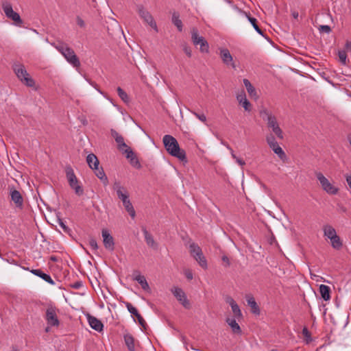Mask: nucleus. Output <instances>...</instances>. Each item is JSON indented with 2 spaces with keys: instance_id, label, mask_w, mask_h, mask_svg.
Masks as SVG:
<instances>
[{
  "instance_id": "1",
  "label": "nucleus",
  "mask_w": 351,
  "mask_h": 351,
  "mask_svg": "<svg viewBox=\"0 0 351 351\" xmlns=\"http://www.w3.org/2000/svg\"><path fill=\"white\" fill-rule=\"evenodd\" d=\"M162 142L167 152L184 163L187 162L186 152L184 149H180L178 141L173 136L166 134L163 136Z\"/></svg>"
},
{
  "instance_id": "2",
  "label": "nucleus",
  "mask_w": 351,
  "mask_h": 351,
  "mask_svg": "<svg viewBox=\"0 0 351 351\" xmlns=\"http://www.w3.org/2000/svg\"><path fill=\"white\" fill-rule=\"evenodd\" d=\"M111 136L114 138V141H116L117 144V148L119 151L123 152V154H125V156L128 159L130 160L131 163L134 166H137L138 167H140V163L136 158V157L134 155V153L132 150V149L128 146L125 141L124 138L119 134L115 130L112 129L110 130Z\"/></svg>"
},
{
  "instance_id": "3",
  "label": "nucleus",
  "mask_w": 351,
  "mask_h": 351,
  "mask_svg": "<svg viewBox=\"0 0 351 351\" xmlns=\"http://www.w3.org/2000/svg\"><path fill=\"white\" fill-rule=\"evenodd\" d=\"M112 189L116 191L118 198L122 202L125 210L134 219L136 216V212L130 200L128 190L119 182H115L113 184Z\"/></svg>"
},
{
  "instance_id": "4",
  "label": "nucleus",
  "mask_w": 351,
  "mask_h": 351,
  "mask_svg": "<svg viewBox=\"0 0 351 351\" xmlns=\"http://www.w3.org/2000/svg\"><path fill=\"white\" fill-rule=\"evenodd\" d=\"M260 115L264 121H267V127L272 130L276 136L280 139H283V132L280 128L275 115L266 108L261 110Z\"/></svg>"
},
{
  "instance_id": "5",
  "label": "nucleus",
  "mask_w": 351,
  "mask_h": 351,
  "mask_svg": "<svg viewBox=\"0 0 351 351\" xmlns=\"http://www.w3.org/2000/svg\"><path fill=\"white\" fill-rule=\"evenodd\" d=\"M54 47L64 57L66 61L74 67L80 66L79 58L73 49L64 43L53 45Z\"/></svg>"
},
{
  "instance_id": "6",
  "label": "nucleus",
  "mask_w": 351,
  "mask_h": 351,
  "mask_svg": "<svg viewBox=\"0 0 351 351\" xmlns=\"http://www.w3.org/2000/svg\"><path fill=\"white\" fill-rule=\"evenodd\" d=\"M191 256L204 269L208 268V263L206 257L204 256L200 247L195 243L192 242L189 245Z\"/></svg>"
},
{
  "instance_id": "7",
  "label": "nucleus",
  "mask_w": 351,
  "mask_h": 351,
  "mask_svg": "<svg viewBox=\"0 0 351 351\" xmlns=\"http://www.w3.org/2000/svg\"><path fill=\"white\" fill-rule=\"evenodd\" d=\"M13 70L19 80L26 86L33 87L35 85L34 80L30 77L24 65L21 64H14L13 65Z\"/></svg>"
},
{
  "instance_id": "8",
  "label": "nucleus",
  "mask_w": 351,
  "mask_h": 351,
  "mask_svg": "<svg viewBox=\"0 0 351 351\" xmlns=\"http://www.w3.org/2000/svg\"><path fill=\"white\" fill-rule=\"evenodd\" d=\"M2 9L7 18L12 20L14 22L15 25L21 27L23 21L21 19L20 15L14 12L12 9V6L8 1H3L2 2Z\"/></svg>"
},
{
  "instance_id": "9",
  "label": "nucleus",
  "mask_w": 351,
  "mask_h": 351,
  "mask_svg": "<svg viewBox=\"0 0 351 351\" xmlns=\"http://www.w3.org/2000/svg\"><path fill=\"white\" fill-rule=\"evenodd\" d=\"M315 176L326 193L330 195H336L338 193L339 189L333 185L321 172H316Z\"/></svg>"
},
{
  "instance_id": "10",
  "label": "nucleus",
  "mask_w": 351,
  "mask_h": 351,
  "mask_svg": "<svg viewBox=\"0 0 351 351\" xmlns=\"http://www.w3.org/2000/svg\"><path fill=\"white\" fill-rule=\"evenodd\" d=\"M58 309L54 306H49L45 311V320L49 326L58 327L60 321L58 317Z\"/></svg>"
},
{
  "instance_id": "11",
  "label": "nucleus",
  "mask_w": 351,
  "mask_h": 351,
  "mask_svg": "<svg viewBox=\"0 0 351 351\" xmlns=\"http://www.w3.org/2000/svg\"><path fill=\"white\" fill-rule=\"evenodd\" d=\"M191 39L195 45H199V50L202 53H208L209 51V45L205 38L198 34L196 28L191 30Z\"/></svg>"
},
{
  "instance_id": "12",
  "label": "nucleus",
  "mask_w": 351,
  "mask_h": 351,
  "mask_svg": "<svg viewBox=\"0 0 351 351\" xmlns=\"http://www.w3.org/2000/svg\"><path fill=\"white\" fill-rule=\"evenodd\" d=\"M171 293L176 297V298L179 301V302L186 309H189L191 308V304L189 300L187 299V297L184 292V291L179 287H173L171 289Z\"/></svg>"
},
{
  "instance_id": "13",
  "label": "nucleus",
  "mask_w": 351,
  "mask_h": 351,
  "mask_svg": "<svg viewBox=\"0 0 351 351\" xmlns=\"http://www.w3.org/2000/svg\"><path fill=\"white\" fill-rule=\"evenodd\" d=\"M138 12L141 18L152 27L156 32H158L156 23L155 22L152 14L146 10L142 5L138 8Z\"/></svg>"
},
{
  "instance_id": "14",
  "label": "nucleus",
  "mask_w": 351,
  "mask_h": 351,
  "mask_svg": "<svg viewBox=\"0 0 351 351\" xmlns=\"http://www.w3.org/2000/svg\"><path fill=\"white\" fill-rule=\"evenodd\" d=\"M266 141L269 147L277 154L280 158L282 159L285 157V153L282 149L279 146L275 137L272 134H269L266 137Z\"/></svg>"
},
{
  "instance_id": "15",
  "label": "nucleus",
  "mask_w": 351,
  "mask_h": 351,
  "mask_svg": "<svg viewBox=\"0 0 351 351\" xmlns=\"http://www.w3.org/2000/svg\"><path fill=\"white\" fill-rule=\"evenodd\" d=\"M101 236L103 237V243L105 248L109 251H113L114 249V241L109 231L106 229H103Z\"/></svg>"
},
{
  "instance_id": "16",
  "label": "nucleus",
  "mask_w": 351,
  "mask_h": 351,
  "mask_svg": "<svg viewBox=\"0 0 351 351\" xmlns=\"http://www.w3.org/2000/svg\"><path fill=\"white\" fill-rule=\"evenodd\" d=\"M219 55L223 64L226 66H230L232 69H236L237 66L233 62L232 56L228 49H219Z\"/></svg>"
},
{
  "instance_id": "17",
  "label": "nucleus",
  "mask_w": 351,
  "mask_h": 351,
  "mask_svg": "<svg viewBox=\"0 0 351 351\" xmlns=\"http://www.w3.org/2000/svg\"><path fill=\"white\" fill-rule=\"evenodd\" d=\"M125 306L127 307L128 311L135 317L137 318L138 324L144 328H146L147 324L141 314L138 313V310L130 302H125Z\"/></svg>"
},
{
  "instance_id": "18",
  "label": "nucleus",
  "mask_w": 351,
  "mask_h": 351,
  "mask_svg": "<svg viewBox=\"0 0 351 351\" xmlns=\"http://www.w3.org/2000/svg\"><path fill=\"white\" fill-rule=\"evenodd\" d=\"M87 319L90 326L97 332L103 330L104 325L102 322L94 316L88 315Z\"/></svg>"
},
{
  "instance_id": "19",
  "label": "nucleus",
  "mask_w": 351,
  "mask_h": 351,
  "mask_svg": "<svg viewBox=\"0 0 351 351\" xmlns=\"http://www.w3.org/2000/svg\"><path fill=\"white\" fill-rule=\"evenodd\" d=\"M133 279L134 280L137 281L140 284L143 290L146 291H150V287L149 286L148 282H147L145 277L144 276L141 275V274L138 271H136L134 272Z\"/></svg>"
},
{
  "instance_id": "20",
  "label": "nucleus",
  "mask_w": 351,
  "mask_h": 351,
  "mask_svg": "<svg viewBox=\"0 0 351 351\" xmlns=\"http://www.w3.org/2000/svg\"><path fill=\"white\" fill-rule=\"evenodd\" d=\"M12 201L15 204L16 207L21 208L23 205V199L21 193L17 190H12L10 192Z\"/></svg>"
},
{
  "instance_id": "21",
  "label": "nucleus",
  "mask_w": 351,
  "mask_h": 351,
  "mask_svg": "<svg viewBox=\"0 0 351 351\" xmlns=\"http://www.w3.org/2000/svg\"><path fill=\"white\" fill-rule=\"evenodd\" d=\"M226 323L230 326L232 332L237 335H241L242 332L241 328L239 324L237 322L235 318L227 317L226 319Z\"/></svg>"
},
{
  "instance_id": "22",
  "label": "nucleus",
  "mask_w": 351,
  "mask_h": 351,
  "mask_svg": "<svg viewBox=\"0 0 351 351\" xmlns=\"http://www.w3.org/2000/svg\"><path fill=\"white\" fill-rule=\"evenodd\" d=\"M30 271L35 276L41 278L47 282H48L51 285L55 284V282L53 280L49 274L44 273L41 269H32Z\"/></svg>"
},
{
  "instance_id": "23",
  "label": "nucleus",
  "mask_w": 351,
  "mask_h": 351,
  "mask_svg": "<svg viewBox=\"0 0 351 351\" xmlns=\"http://www.w3.org/2000/svg\"><path fill=\"white\" fill-rule=\"evenodd\" d=\"M143 232L147 245L154 249H157L158 244L154 241L153 236L145 228L143 229Z\"/></svg>"
},
{
  "instance_id": "24",
  "label": "nucleus",
  "mask_w": 351,
  "mask_h": 351,
  "mask_svg": "<svg viewBox=\"0 0 351 351\" xmlns=\"http://www.w3.org/2000/svg\"><path fill=\"white\" fill-rule=\"evenodd\" d=\"M237 99L239 103L243 107L245 110L250 112L251 110V104L247 99L245 94L238 95Z\"/></svg>"
},
{
  "instance_id": "25",
  "label": "nucleus",
  "mask_w": 351,
  "mask_h": 351,
  "mask_svg": "<svg viewBox=\"0 0 351 351\" xmlns=\"http://www.w3.org/2000/svg\"><path fill=\"white\" fill-rule=\"evenodd\" d=\"M243 82L249 95L254 99L258 98L256 90L251 82L247 79H243Z\"/></svg>"
},
{
  "instance_id": "26",
  "label": "nucleus",
  "mask_w": 351,
  "mask_h": 351,
  "mask_svg": "<svg viewBox=\"0 0 351 351\" xmlns=\"http://www.w3.org/2000/svg\"><path fill=\"white\" fill-rule=\"evenodd\" d=\"M125 343L129 351H135L134 339L132 335L126 333L123 335Z\"/></svg>"
},
{
  "instance_id": "27",
  "label": "nucleus",
  "mask_w": 351,
  "mask_h": 351,
  "mask_svg": "<svg viewBox=\"0 0 351 351\" xmlns=\"http://www.w3.org/2000/svg\"><path fill=\"white\" fill-rule=\"evenodd\" d=\"M69 186L72 189L75 191V193L78 196H81L84 194V190L82 186L80 185L77 178L75 180H72L69 182Z\"/></svg>"
},
{
  "instance_id": "28",
  "label": "nucleus",
  "mask_w": 351,
  "mask_h": 351,
  "mask_svg": "<svg viewBox=\"0 0 351 351\" xmlns=\"http://www.w3.org/2000/svg\"><path fill=\"white\" fill-rule=\"evenodd\" d=\"M86 162L89 167L92 169H97L99 162L97 156L94 154H89L86 157Z\"/></svg>"
},
{
  "instance_id": "29",
  "label": "nucleus",
  "mask_w": 351,
  "mask_h": 351,
  "mask_svg": "<svg viewBox=\"0 0 351 351\" xmlns=\"http://www.w3.org/2000/svg\"><path fill=\"white\" fill-rule=\"evenodd\" d=\"M95 170V175L97 177L103 182L104 186H106L108 184V178L102 168H99V166L97 167V169H93Z\"/></svg>"
},
{
  "instance_id": "30",
  "label": "nucleus",
  "mask_w": 351,
  "mask_h": 351,
  "mask_svg": "<svg viewBox=\"0 0 351 351\" xmlns=\"http://www.w3.org/2000/svg\"><path fill=\"white\" fill-rule=\"evenodd\" d=\"M319 293L324 300L328 301L330 298V289L328 286L321 285L319 288Z\"/></svg>"
},
{
  "instance_id": "31",
  "label": "nucleus",
  "mask_w": 351,
  "mask_h": 351,
  "mask_svg": "<svg viewBox=\"0 0 351 351\" xmlns=\"http://www.w3.org/2000/svg\"><path fill=\"white\" fill-rule=\"evenodd\" d=\"M247 302L252 308V312L256 315H259L260 308L252 296H248L247 298Z\"/></svg>"
},
{
  "instance_id": "32",
  "label": "nucleus",
  "mask_w": 351,
  "mask_h": 351,
  "mask_svg": "<svg viewBox=\"0 0 351 351\" xmlns=\"http://www.w3.org/2000/svg\"><path fill=\"white\" fill-rule=\"evenodd\" d=\"M323 230L324 236L329 239L337 235L335 229L330 225L324 226Z\"/></svg>"
},
{
  "instance_id": "33",
  "label": "nucleus",
  "mask_w": 351,
  "mask_h": 351,
  "mask_svg": "<svg viewBox=\"0 0 351 351\" xmlns=\"http://www.w3.org/2000/svg\"><path fill=\"white\" fill-rule=\"evenodd\" d=\"M172 23L176 25L179 32L182 31V22L179 18L178 13H173L172 16Z\"/></svg>"
},
{
  "instance_id": "34",
  "label": "nucleus",
  "mask_w": 351,
  "mask_h": 351,
  "mask_svg": "<svg viewBox=\"0 0 351 351\" xmlns=\"http://www.w3.org/2000/svg\"><path fill=\"white\" fill-rule=\"evenodd\" d=\"M248 21L250 22L256 32L259 34L260 35L263 36V32L261 30V29L258 27L257 25V20L256 19L250 16H247Z\"/></svg>"
},
{
  "instance_id": "35",
  "label": "nucleus",
  "mask_w": 351,
  "mask_h": 351,
  "mask_svg": "<svg viewBox=\"0 0 351 351\" xmlns=\"http://www.w3.org/2000/svg\"><path fill=\"white\" fill-rule=\"evenodd\" d=\"M331 245L335 249H339L342 246V243L340 240L339 237L337 234L332 238L330 239Z\"/></svg>"
},
{
  "instance_id": "36",
  "label": "nucleus",
  "mask_w": 351,
  "mask_h": 351,
  "mask_svg": "<svg viewBox=\"0 0 351 351\" xmlns=\"http://www.w3.org/2000/svg\"><path fill=\"white\" fill-rule=\"evenodd\" d=\"M117 90L118 95L121 99V100L123 102L128 104L130 101L128 94L121 87H118Z\"/></svg>"
},
{
  "instance_id": "37",
  "label": "nucleus",
  "mask_w": 351,
  "mask_h": 351,
  "mask_svg": "<svg viewBox=\"0 0 351 351\" xmlns=\"http://www.w3.org/2000/svg\"><path fill=\"white\" fill-rule=\"evenodd\" d=\"M66 176L69 182L72 180L75 181V179H77V177L75 175V173L71 167H67L66 168Z\"/></svg>"
},
{
  "instance_id": "38",
  "label": "nucleus",
  "mask_w": 351,
  "mask_h": 351,
  "mask_svg": "<svg viewBox=\"0 0 351 351\" xmlns=\"http://www.w3.org/2000/svg\"><path fill=\"white\" fill-rule=\"evenodd\" d=\"M338 57L339 59V62L343 64H346V60H347V54L346 50H339L338 51Z\"/></svg>"
},
{
  "instance_id": "39",
  "label": "nucleus",
  "mask_w": 351,
  "mask_h": 351,
  "mask_svg": "<svg viewBox=\"0 0 351 351\" xmlns=\"http://www.w3.org/2000/svg\"><path fill=\"white\" fill-rule=\"evenodd\" d=\"M232 311L234 315V317L237 318H241L242 317V313L240 310L239 306L236 303L235 304L231 306Z\"/></svg>"
},
{
  "instance_id": "40",
  "label": "nucleus",
  "mask_w": 351,
  "mask_h": 351,
  "mask_svg": "<svg viewBox=\"0 0 351 351\" xmlns=\"http://www.w3.org/2000/svg\"><path fill=\"white\" fill-rule=\"evenodd\" d=\"M189 111L191 114L195 116V117L197 118L200 121L203 123L206 122V117L204 114H199L192 110H189Z\"/></svg>"
},
{
  "instance_id": "41",
  "label": "nucleus",
  "mask_w": 351,
  "mask_h": 351,
  "mask_svg": "<svg viewBox=\"0 0 351 351\" xmlns=\"http://www.w3.org/2000/svg\"><path fill=\"white\" fill-rule=\"evenodd\" d=\"M58 223L64 232L69 233L70 232V228L67 226H66L65 223L63 221L62 219L58 218Z\"/></svg>"
},
{
  "instance_id": "42",
  "label": "nucleus",
  "mask_w": 351,
  "mask_h": 351,
  "mask_svg": "<svg viewBox=\"0 0 351 351\" xmlns=\"http://www.w3.org/2000/svg\"><path fill=\"white\" fill-rule=\"evenodd\" d=\"M88 244L93 251H97L99 248L97 241L93 238L89 239Z\"/></svg>"
},
{
  "instance_id": "43",
  "label": "nucleus",
  "mask_w": 351,
  "mask_h": 351,
  "mask_svg": "<svg viewBox=\"0 0 351 351\" xmlns=\"http://www.w3.org/2000/svg\"><path fill=\"white\" fill-rule=\"evenodd\" d=\"M319 30L320 32L329 34L331 32V28L329 25H320V27H319Z\"/></svg>"
},
{
  "instance_id": "44",
  "label": "nucleus",
  "mask_w": 351,
  "mask_h": 351,
  "mask_svg": "<svg viewBox=\"0 0 351 351\" xmlns=\"http://www.w3.org/2000/svg\"><path fill=\"white\" fill-rule=\"evenodd\" d=\"M226 303H228L230 306H232V305L235 304H236V302L234 301V300L230 297V296H227L226 298Z\"/></svg>"
},
{
  "instance_id": "45",
  "label": "nucleus",
  "mask_w": 351,
  "mask_h": 351,
  "mask_svg": "<svg viewBox=\"0 0 351 351\" xmlns=\"http://www.w3.org/2000/svg\"><path fill=\"white\" fill-rule=\"evenodd\" d=\"M83 285V283L82 281H77L75 282H74L71 287L73 288V289H79L80 288H81Z\"/></svg>"
},
{
  "instance_id": "46",
  "label": "nucleus",
  "mask_w": 351,
  "mask_h": 351,
  "mask_svg": "<svg viewBox=\"0 0 351 351\" xmlns=\"http://www.w3.org/2000/svg\"><path fill=\"white\" fill-rule=\"evenodd\" d=\"M183 50L188 57H189V58L191 57L192 52H191V49L190 47H189L187 46H184L183 48Z\"/></svg>"
},
{
  "instance_id": "47",
  "label": "nucleus",
  "mask_w": 351,
  "mask_h": 351,
  "mask_svg": "<svg viewBox=\"0 0 351 351\" xmlns=\"http://www.w3.org/2000/svg\"><path fill=\"white\" fill-rule=\"evenodd\" d=\"M76 21H77V24L80 27H85V22L84 21V20L82 18L77 16Z\"/></svg>"
},
{
  "instance_id": "48",
  "label": "nucleus",
  "mask_w": 351,
  "mask_h": 351,
  "mask_svg": "<svg viewBox=\"0 0 351 351\" xmlns=\"http://www.w3.org/2000/svg\"><path fill=\"white\" fill-rule=\"evenodd\" d=\"M184 274H185V276H186V278L188 280H192V279H193V273H192L191 270H189V269L186 270Z\"/></svg>"
},
{
  "instance_id": "49",
  "label": "nucleus",
  "mask_w": 351,
  "mask_h": 351,
  "mask_svg": "<svg viewBox=\"0 0 351 351\" xmlns=\"http://www.w3.org/2000/svg\"><path fill=\"white\" fill-rule=\"evenodd\" d=\"M344 49L346 51H351V42L350 41H346L344 47Z\"/></svg>"
},
{
  "instance_id": "50",
  "label": "nucleus",
  "mask_w": 351,
  "mask_h": 351,
  "mask_svg": "<svg viewBox=\"0 0 351 351\" xmlns=\"http://www.w3.org/2000/svg\"><path fill=\"white\" fill-rule=\"evenodd\" d=\"M236 162L240 165V166H243L245 165V162L243 160L237 157V158L235 159Z\"/></svg>"
},
{
  "instance_id": "51",
  "label": "nucleus",
  "mask_w": 351,
  "mask_h": 351,
  "mask_svg": "<svg viewBox=\"0 0 351 351\" xmlns=\"http://www.w3.org/2000/svg\"><path fill=\"white\" fill-rule=\"evenodd\" d=\"M222 261L226 263V266H230V263L229 258L226 256H223Z\"/></svg>"
},
{
  "instance_id": "52",
  "label": "nucleus",
  "mask_w": 351,
  "mask_h": 351,
  "mask_svg": "<svg viewBox=\"0 0 351 351\" xmlns=\"http://www.w3.org/2000/svg\"><path fill=\"white\" fill-rule=\"evenodd\" d=\"M302 334L306 337H310V332L308 330V329L306 328H304L303 330H302Z\"/></svg>"
},
{
  "instance_id": "53",
  "label": "nucleus",
  "mask_w": 351,
  "mask_h": 351,
  "mask_svg": "<svg viewBox=\"0 0 351 351\" xmlns=\"http://www.w3.org/2000/svg\"><path fill=\"white\" fill-rule=\"evenodd\" d=\"M346 182H347L350 189H351V174L346 176Z\"/></svg>"
},
{
  "instance_id": "54",
  "label": "nucleus",
  "mask_w": 351,
  "mask_h": 351,
  "mask_svg": "<svg viewBox=\"0 0 351 351\" xmlns=\"http://www.w3.org/2000/svg\"><path fill=\"white\" fill-rule=\"evenodd\" d=\"M227 147H228V149L230 151V153H231L232 157L234 159H236L237 156L234 154L233 149H232L230 147H229V146H227Z\"/></svg>"
},
{
  "instance_id": "55",
  "label": "nucleus",
  "mask_w": 351,
  "mask_h": 351,
  "mask_svg": "<svg viewBox=\"0 0 351 351\" xmlns=\"http://www.w3.org/2000/svg\"><path fill=\"white\" fill-rule=\"evenodd\" d=\"M339 209L341 212H343V213H346V208L344 207V206H340L339 207Z\"/></svg>"
},
{
  "instance_id": "56",
  "label": "nucleus",
  "mask_w": 351,
  "mask_h": 351,
  "mask_svg": "<svg viewBox=\"0 0 351 351\" xmlns=\"http://www.w3.org/2000/svg\"><path fill=\"white\" fill-rule=\"evenodd\" d=\"M11 351H20V350H19V348L17 347L12 346V349H11Z\"/></svg>"
},
{
  "instance_id": "57",
  "label": "nucleus",
  "mask_w": 351,
  "mask_h": 351,
  "mask_svg": "<svg viewBox=\"0 0 351 351\" xmlns=\"http://www.w3.org/2000/svg\"><path fill=\"white\" fill-rule=\"evenodd\" d=\"M292 15L295 19H297L298 17V13L296 12H293Z\"/></svg>"
},
{
  "instance_id": "58",
  "label": "nucleus",
  "mask_w": 351,
  "mask_h": 351,
  "mask_svg": "<svg viewBox=\"0 0 351 351\" xmlns=\"http://www.w3.org/2000/svg\"><path fill=\"white\" fill-rule=\"evenodd\" d=\"M50 260L52 261H58V258L56 257V256H51L50 257Z\"/></svg>"
},
{
  "instance_id": "59",
  "label": "nucleus",
  "mask_w": 351,
  "mask_h": 351,
  "mask_svg": "<svg viewBox=\"0 0 351 351\" xmlns=\"http://www.w3.org/2000/svg\"><path fill=\"white\" fill-rule=\"evenodd\" d=\"M50 327H51V326H48V325H47V327H46V328H45V332H49V330H50Z\"/></svg>"
},
{
  "instance_id": "60",
  "label": "nucleus",
  "mask_w": 351,
  "mask_h": 351,
  "mask_svg": "<svg viewBox=\"0 0 351 351\" xmlns=\"http://www.w3.org/2000/svg\"><path fill=\"white\" fill-rule=\"evenodd\" d=\"M95 88L97 89V90L101 95H104L103 92L101 90H100L99 89L97 88L95 86Z\"/></svg>"
}]
</instances>
